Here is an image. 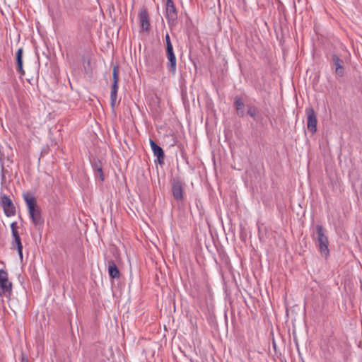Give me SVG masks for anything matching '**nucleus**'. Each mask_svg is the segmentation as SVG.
<instances>
[{
	"mask_svg": "<svg viewBox=\"0 0 362 362\" xmlns=\"http://www.w3.org/2000/svg\"><path fill=\"white\" fill-rule=\"evenodd\" d=\"M165 48H166V57L168 59V62L166 66L169 71L173 74H175L176 72L177 68V59L175 54L173 51V47L170 38V35L167 33L165 36Z\"/></svg>",
	"mask_w": 362,
	"mask_h": 362,
	"instance_id": "1",
	"label": "nucleus"
},
{
	"mask_svg": "<svg viewBox=\"0 0 362 362\" xmlns=\"http://www.w3.org/2000/svg\"><path fill=\"white\" fill-rule=\"evenodd\" d=\"M317 240L318 247L322 255L327 257L329 255L328 239L325 234V230L321 225L316 226Z\"/></svg>",
	"mask_w": 362,
	"mask_h": 362,
	"instance_id": "2",
	"label": "nucleus"
},
{
	"mask_svg": "<svg viewBox=\"0 0 362 362\" xmlns=\"http://www.w3.org/2000/svg\"><path fill=\"white\" fill-rule=\"evenodd\" d=\"M12 291V284L8 281V273L0 269V296H8L11 295Z\"/></svg>",
	"mask_w": 362,
	"mask_h": 362,
	"instance_id": "3",
	"label": "nucleus"
},
{
	"mask_svg": "<svg viewBox=\"0 0 362 362\" xmlns=\"http://www.w3.org/2000/svg\"><path fill=\"white\" fill-rule=\"evenodd\" d=\"M0 204L3 208L4 214L6 216L9 217L15 215L16 207L8 196L6 194H1L0 196Z\"/></svg>",
	"mask_w": 362,
	"mask_h": 362,
	"instance_id": "4",
	"label": "nucleus"
},
{
	"mask_svg": "<svg viewBox=\"0 0 362 362\" xmlns=\"http://www.w3.org/2000/svg\"><path fill=\"white\" fill-rule=\"evenodd\" d=\"M307 116V127L311 133H315L317 131V117L315 112L312 107H308L305 110Z\"/></svg>",
	"mask_w": 362,
	"mask_h": 362,
	"instance_id": "5",
	"label": "nucleus"
},
{
	"mask_svg": "<svg viewBox=\"0 0 362 362\" xmlns=\"http://www.w3.org/2000/svg\"><path fill=\"white\" fill-rule=\"evenodd\" d=\"M166 15L165 17L168 23L174 22L177 18V13L172 0H167L165 4Z\"/></svg>",
	"mask_w": 362,
	"mask_h": 362,
	"instance_id": "6",
	"label": "nucleus"
},
{
	"mask_svg": "<svg viewBox=\"0 0 362 362\" xmlns=\"http://www.w3.org/2000/svg\"><path fill=\"white\" fill-rule=\"evenodd\" d=\"M332 59L335 68V74L341 77L344 76V69L343 66V61L341 59L339 56L334 54L332 57Z\"/></svg>",
	"mask_w": 362,
	"mask_h": 362,
	"instance_id": "7",
	"label": "nucleus"
},
{
	"mask_svg": "<svg viewBox=\"0 0 362 362\" xmlns=\"http://www.w3.org/2000/svg\"><path fill=\"white\" fill-rule=\"evenodd\" d=\"M11 248H16L21 259H23V245L18 233L13 232Z\"/></svg>",
	"mask_w": 362,
	"mask_h": 362,
	"instance_id": "8",
	"label": "nucleus"
},
{
	"mask_svg": "<svg viewBox=\"0 0 362 362\" xmlns=\"http://www.w3.org/2000/svg\"><path fill=\"white\" fill-rule=\"evenodd\" d=\"M139 17L143 30H148L150 28V22L147 11L146 9H141L139 11Z\"/></svg>",
	"mask_w": 362,
	"mask_h": 362,
	"instance_id": "9",
	"label": "nucleus"
},
{
	"mask_svg": "<svg viewBox=\"0 0 362 362\" xmlns=\"http://www.w3.org/2000/svg\"><path fill=\"white\" fill-rule=\"evenodd\" d=\"M149 143L154 156L158 158L159 163H162L164 159L163 150L153 140L150 139Z\"/></svg>",
	"mask_w": 362,
	"mask_h": 362,
	"instance_id": "10",
	"label": "nucleus"
},
{
	"mask_svg": "<svg viewBox=\"0 0 362 362\" xmlns=\"http://www.w3.org/2000/svg\"><path fill=\"white\" fill-rule=\"evenodd\" d=\"M29 216L32 220V222L35 225H41L43 223V220L41 216V212L40 208L37 206L32 211H29Z\"/></svg>",
	"mask_w": 362,
	"mask_h": 362,
	"instance_id": "11",
	"label": "nucleus"
},
{
	"mask_svg": "<svg viewBox=\"0 0 362 362\" xmlns=\"http://www.w3.org/2000/svg\"><path fill=\"white\" fill-rule=\"evenodd\" d=\"M108 273L111 278L118 279L119 278V271L113 260H109L107 262Z\"/></svg>",
	"mask_w": 362,
	"mask_h": 362,
	"instance_id": "12",
	"label": "nucleus"
},
{
	"mask_svg": "<svg viewBox=\"0 0 362 362\" xmlns=\"http://www.w3.org/2000/svg\"><path fill=\"white\" fill-rule=\"evenodd\" d=\"M23 48H19L16 52V63H17V71L20 73L21 76L25 74V71L23 69Z\"/></svg>",
	"mask_w": 362,
	"mask_h": 362,
	"instance_id": "13",
	"label": "nucleus"
},
{
	"mask_svg": "<svg viewBox=\"0 0 362 362\" xmlns=\"http://www.w3.org/2000/svg\"><path fill=\"white\" fill-rule=\"evenodd\" d=\"M173 194L175 199L181 200L183 198V191L180 183L176 182L173 185Z\"/></svg>",
	"mask_w": 362,
	"mask_h": 362,
	"instance_id": "14",
	"label": "nucleus"
},
{
	"mask_svg": "<svg viewBox=\"0 0 362 362\" xmlns=\"http://www.w3.org/2000/svg\"><path fill=\"white\" fill-rule=\"evenodd\" d=\"M24 200L26 203L28 211L33 210V209L37 207L36 204V199L34 197L30 194H24L23 196Z\"/></svg>",
	"mask_w": 362,
	"mask_h": 362,
	"instance_id": "15",
	"label": "nucleus"
},
{
	"mask_svg": "<svg viewBox=\"0 0 362 362\" xmlns=\"http://www.w3.org/2000/svg\"><path fill=\"white\" fill-rule=\"evenodd\" d=\"M93 168L95 171V175L98 177L101 181L104 180V175L103 173L102 165L100 162H95L93 164Z\"/></svg>",
	"mask_w": 362,
	"mask_h": 362,
	"instance_id": "16",
	"label": "nucleus"
},
{
	"mask_svg": "<svg viewBox=\"0 0 362 362\" xmlns=\"http://www.w3.org/2000/svg\"><path fill=\"white\" fill-rule=\"evenodd\" d=\"M247 114L255 120H257L261 117L259 110L254 105H250L247 106Z\"/></svg>",
	"mask_w": 362,
	"mask_h": 362,
	"instance_id": "17",
	"label": "nucleus"
},
{
	"mask_svg": "<svg viewBox=\"0 0 362 362\" xmlns=\"http://www.w3.org/2000/svg\"><path fill=\"white\" fill-rule=\"evenodd\" d=\"M235 105L236 107L237 114L239 117H243L244 116V110L243 106L244 103L241 98L236 97L235 99Z\"/></svg>",
	"mask_w": 362,
	"mask_h": 362,
	"instance_id": "18",
	"label": "nucleus"
},
{
	"mask_svg": "<svg viewBox=\"0 0 362 362\" xmlns=\"http://www.w3.org/2000/svg\"><path fill=\"white\" fill-rule=\"evenodd\" d=\"M117 96V91L111 90V92H110V105H111L112 108H114L116 105Z\"/></svg>",
	"mask_w": 362,
	"mask_h": 362,
	"instance_id": "19",
	"label": "nucleus"
},
{
	"mask_svg": "<svg viewBox=\"0 0 362 362\" xmlns=\"http://www.w3.org/2000/svg\"><path fill=\"white\" fill-rule=\"evenodd\" d=\"M113 83H119V71L117 66H114L112 70Z\"/></svg>",
	"mask_w": 362,
	"mask_h": 362,
	"instance_id": "20",
	"label": "nucleus"
},
{
	"mask_svg": "<svg viewBox=\"0 0 362 362\" xmlns=\"http://www.w3.org/2000/svg\"><path fill=\"white\" fill-rule=\"evenodd\" d=\"M11 233H12V235H13V232L15 231L16 233H18V230H17V223L16 222H13L11 224Z\"/></svg>",
	"mask_w": 362,
	"mask_h": 362,
	"instance_id": "21",
	"label": "nucleus"
},
{
	"mask_svg": "<svg viewBox=\"0 0 362 362\" xmlns=\"http://www.w3.org/2000/svg\"><path fill=\"white\" fill-rule=\"evenodd\" d=\"M21 362H29L27 356L24 353H22L21 354Z\"/></svg>",
	"mask_w": 362,
	"mask_h": 362,
	"instance_id": "22",
	"label": "nucleus"
},
{
	"mask_svg": "<svg viewBox=\"0 0 362 362\" xmlns=\"http://www.w3.org/2000/svg\"><path fill=\"white\" fill-rule=\"evenodd\" d=\"M111 90L118 91V83H113Z\"/></svg>",
	"mask_w": 362,
	"mask_h": 362,
	"instance_id": "23",
	"label": "nucleus"
}]
</instances>
